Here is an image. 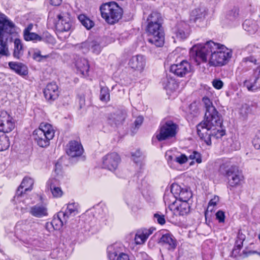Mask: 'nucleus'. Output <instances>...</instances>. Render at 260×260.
I'll return each instance as SVG.
<instances>
[{
    "label": "nucleus",
    "instance_id": "45",
    "mask_svg": "<svg viewBox=\"0 0 260 260\" xmlns=\"http://www.w3.org/2000/svg\"><path fill=\"white\" fill-rule=\"evenodd\" d=\"M212 84L214 88L217 89H220L223 87V83L220 79H215L213 80Z\"/></svg>",
    "mask_w": 260,
    "mask_h": 260
},
{
    "label": "nucleus",
    "instance_id": "59",
    "mask_svg": "<svg viewBox=\"0 0 260 260\" xmlns=\"http://www.w3.org/2000/svg\"><path fill=\"white\" fill-rule=\"evenodd\" d=\"M33 27L32 24H29L27 27L24 30V32H30V31L32 29Z\"/></svg>",
    "mask_w": 260,
    "mask_h": 260
},
{
    "label": "nucleus",
    "instance_id": "63",
    "mask_svg": "<svg viewBox=\"0 0 260 260\" xmlns=\"http://www.w3.org/2000/svg\"><path fill=\"white\" fill-rule=\"evenodd\" d=\"M257 78H256L255 80H254V83L256 82V80H257Z\"/></svg>",
    "mask_w": 260,
    "mask_h": 260
},
{
    "label": "nucleus",
    "instance_id": "29",
    "mask_svg": "<svg viewBox=\"0 0 260 260\" xmlns=\"http://www.w3.org/2000/svg\"><path fill=\"white\" fill-rule=\"evenodd\" d=\"M78 18L81 24L88 30L93 27L94 23L84 14L79 15Z\"/></svg>",
    "mask_w": 260,
    "mask_h": 260
},
{
    "label": "nucleus",
    "instance_id": "49",
    "mask_svg": "<svg viewBox=\"0 0 260 260\" xmlns=\"http://www.w3.org/2000/svg\"><path fill=\"white\" fill-rule=\"evenodd\" d=\"M141 156V152L139 150H138L136 151L135 152L132 153V156L133 158V160L136 162H137L139 160L138 158L140 157Z\"/></svg>",
    "mask_w": 260,
    "mask_h": 260
},
{
    "label": "nucleus",
    "instance_id": "32",
    "mask_svg": "<svg viewBox=\"0 0 260 260\" xmlns=\"http://www.w3.org/2000/svg\"><path fill=\"white\" fill-rule=\"evenodd\" d=\"M149 236V234H147V231H145L142 233H138L135 236V242L137 244H141L143 243Z\"/></svg>",
    "mask_w": 260,
    "mask_h": 260
},
{
    "label": "nucleus",
    "instance_id": "43",
    "mask_svg": "<svg viewBox=\"0 0 260 260\" xmlns=\"http://www.w3.org/2000/svg\"><path fill=\"white\" fill-rule=\"evenodd\" d=\"M189 157L190 159H196L197 162L199 164L202 162L201 154L197 151H193Z\"/></svg>",
    "mask_w": 260,
    "mask_h": 260
},
{
    "label": "nucleus",
    "instance_id": "36",
    "mask_svg": "<svg viewBox=\"0 0 260 260\" xmlns=\"http://www.w3.org/2000/svg\"><path fill=\"white\" fill-rule=\"evenodd\" d=\"M61 214H59L58 213V215L57 216V218H55L50 223V225L52 226L54 229L55 230H58L59 229L60 227H62L63 224V221L60 219V216H61Z\"/></svg>",
    "mask_w": 260,
    "mask_h": 260
},
{
    "label": "nucleus",
    "instance_id": "44",
    "mask_svg": "<svg viewBox=\"0 0 260 260\" xmlns=\"http://www.w3.org/2000/svg\"><path fill=\"white\" fill-rule=\"evenodd\" d=\"M108 258L110 260H115L117 256V253L115 250L112 249V247L110 246L108 248Z\"/></svg>",
    "mask_w": 260,
    "mask_h": 260
},
{
    "label": "nucleus",
    "instance_id": "24",
    "mask_svg": "<svg viewBox=\"0 0 260 260\" xmlns=\"http://www.w3.org/2000/svg\"><path fill=\"white\" fill-rule=\"evenodd\" d=\"M9 66L11 69L14 70L19 75H25L27 74L26 66L21 63L10 62L9 63Z\"/></svg>",
    "mask_w": 260,
    "mask_h": 260
},
{
    "label": "nucleus",
    "instance_id": "3",
    "mask_svg": "<svg viewBox=\"0 0 260 260\" xmlns=\"http://www.w3.org/2000/svg\"><path fill=\"white\" fill-rule=\"evenodd\" d=\"M219 120L217 122L212 121H202L197 126V133L200 138L204 141L207 145H211V137L216 139L221 138L225 135V132L221 126L222 120L221 116H219Z\"/></svg>",
    "mask_w": 260,
    "mask_h": 260
},
{
    "label": "nucleus",
    "instance_id": "61",
    "mask_svg": "<svg viewBox=\"0 0 260 260\" xmlns=\"http://www.w3.org/2000/svg\"><path fill=\"white\" fill-rule=\"evenodd\" d=\"M147 231V234H149V236L151 234L152 232L150 230H146Z\"/></svg>",
    "mask_w": 260,
    "mask_h": 260
},
{
    "label": "nucleus",
    "instance_id": "46",
    "mask_svg": "<svg viewBox=\"0 0 260 260\" xmlns=\"http://www.w3.org/2000/svg\"><path fill=\"white\" fill-rule=\"evenodd\" d=\"M216 218L218 220L219 222H223L225 219L224 213L222 211H218L216 213Z\"/></svg>",
    "mask_w": 260,
    "mask_h": 260
},
{
    "label": "nucleus",
    "instance_id": "40",
    "mask_svg": "<svg viewBox=\"0 0 260 260\" xmlns=\"http://www.w3.org/2000/svg\"><path fill=\"white\" fill-rule=\"evenodd\" d=\"M253 145L256 149H260V132H257L252 141Z\"/></svg>",
    "mask_w": 260,
    "mask_h": 260
},
{
    "label": "nucleus",
    "instance_id": "53",
    "mask_svg": "<svg viewBox=\"0 0 260 260\" xmlns=\"http://www.w3.org/2000/svg\"><path fill=\"white\" fill-rule=\"evenodd\" d=\"M117 260H129V258L127 254L121 253L117 257Z\"/></svg>",
    "mask_w": 260,
    "mask_h": 260
},
{
    "label": "nucleus",
    "instance_id": "22",
    "mask_svg": "<svg viewBox=\"0 0 260 260\" xmlns=\"http://www.w3.org/2000/svg\"><path fill=\"white\" fill-rule=\"evenodd\" d=\"M188 28L187 24L184 22L179 23L174 29V33L176 38L182 40L187 38L188 33L185 32Z\"/></svg>",
    "mask_w": 260,
    "mask_h": 260
},
{
    "label": "nucleus",
    "instance_id": "54",
    "mask_svg": "<svg viewBox=\"0 0 260 260\" xmlns=\"http://www.w3.org/2000/svg\"><path fill=\"white\" fill-rule=\"evenodd\" d=\"M62 0H49L50 4L53 6H59L61 4Z\"/></svg>",
    "mask_w": 260,
    "mask_h": 260
},
{
    "label": "nucleus",
    "instance_id": "20",
    "mask_svg": "<svg viewBox=\"0 0 260 260\" xmlns=\"http://www.w3.org/2000/svg\"><path fill=\"white\" fill-rule=\"evenodd\" d=\"M159 243L166 247L169 250L171 251H173L177 246V241L175 238L169 234L163 235Z\"/></svg>",
    "mask_w": 260,
    "mask_h": 260
},
{
    "label": "nucleus",
    "instance_id": "31",
    "mask_svg": "<svg viewBox=\"0 0 260 260\" xmlns=\"http://www.w3.org/2000/svg\"><path fill=\"white\" fill-rule=\"evenodd\" d=\"M22 45L21 41L19 39H16L14 41V49L13 52V56L14 57L19 59L21 55L22 54Z\"/></svg>",
    "mask_w": 260,
    "mask_h": 260
},
{
    "label": "nucleus",
    "instance_id": "5",
    "mask_svg": "<svg viewBox=\"0 0 260 260\" xmlns=\"http://www.w3.org/2000/svg\"><path fill=\"white\" fill-rule=\"evenodd\" d=\"M55 131L52 126L46 122L41 123L39 128L33 132L35 141L41 147H46L49 145L50 141L54 136Z\"/></svg>",
    "mask_w": 260,
    "mask_h": 260
},
{
    "label": "nucleus",
    "instance_id": "28",
    "mask_svg": "<svg viewBox=\"0 0 260 260\" xmlns=\"http://www.w3.org/2000/svg\"><path fill=\"white\" fill-rule=\"evenodd\" d=\"M206 14V11L204 8H197L192 11L190 16V20L196 22L198 19H201L204 18Z\"/></svg>",
    "mask_w": 260,
    "mask_h": 260
},
{
    "label": "nucleus",
    "instance_id": "33",
    "mask_svg": "<svg viewBox=\"0 0 260 260\" xmlns=\"http://www.w3.org/2000/svg\"><path fill=\"white\" fill-rule=\"evenodd\" d=\"M10 146L8 137L4 134L0 136V151L7 149Z\"/></svg>",
    "mask_w": 260,
    "mask_h": 260
},
{
    "label": "nucleus",
    "instance_id": "17",
    "mask_svg": "<svg viewBox=\"0 0 260 260\" xmlns=\"http://www.w3.org/2000/svg\"><path fill=\"white\" fill-rule=\"evenodd\" d=\"M179 191V196L180 201L187 202L192 197L191 191L187 188L181 189L180 186L177 184H173L171 186V191L172 193L178 194L177 191Z\"/></svg>",
    "mask_w": 260,
    "mask_h": 260
},
{
    "label": "nucleus",
    "instance_id": "2",
    "mask_svg": "<svg viewBox=\"0 0 260 260\" xmlns=\"http://www.w3.org/2000/svg\"><path fill=\"white\" fill-rule=\"evenodd\" d=\"M161 17L157 12L151 13L147 18L146 32L148 42L156 47H162L165 42V33L161 26Z\"/></svg>",
    "mask_w": 260,
    "mask_h": 260
},
{
    "label": "nucleus",
    "instance_id": "47",
    "mask_svg": "<svg viewBox=\"0 0 260 260\" xmlns=\"http://www.w3.org/2000/svg\"><path fill=\"white\" fill-rule=\"evenodd\" d=\"M154 217L160 224L163 225L165 223L166 221L164 215H160L156 213L154 214Z\"/></svg>",
    "mask_w": 260,
    "mask_h": 260
},
{
    "label": "nucleus",
    "instance_id": "52",
    "mask_svg": "<svg viewBox=\"0 0 260 260\" xmlns=\"http://www.w3.org/2000/svg\"><path fill=\"white\" fill-rule=\"evenodd\" d=\"M48 55L42 56L40 52H36L34 54V58L38 61H41L42 58H46Z\"/></svg>",
    "mask_w": 260,
    "mask_h": 260
},
{
    "label": "nucleus",
    "instance_id": "8",
    "mask_svg": "<svg viewBox=\"0 0 260 260\" xmlns=\"http://www.w3.org/2000/svg\"><path fill=\"white\" fill-rule=\"evenodd\" d=\"M57 18L55 27L57 32H67L70 30L72 22L69 13L61 12L57 15Z\"/></svg>",
    "mask_w": 260,
    "mask_h": 260
},
{
    "label": "nucleus",
    "instance_id": "13",
    "mask_svg": "<svg viewBox=\"0 0 260 260\" xmlns=\"http://www.w3.org/2000/svg\"><path fill=\"white\" fill-rule=\"evenodd\" d=\"M14 128V123L12 117L6 112H1L0 114V132L3 134L11 132Z\"/></svg>",
    "mask_w": 260,
    "mask_h": 260
},
{
    "label": "nucleus",
    "instance_id": "6",
    "mask_svg": "<svg viewBox=\"0 0 260 260\" xmlns=\"http://www.w3.org/2000/svg\"><path fill=\"white\" fill-rule=\"evenodd\" d=\"M219 170L222 174L228 178V183L232 187L239 185L243 179L241 172L237 166L224 164L220 166Z\"/></svg>",
    "mask_w": 260,
    "mask_h": 260
},
{
    "label": "nucleus",
    "instance_id": "41",
    "mask_svg": "<svg viewBox=\"0 0 260 260\" xmlns=\"http://www.w3.org/2000/svg\"><path fill=\"white\" fill-rule=\"evenodd\" d=\"M90 47L94 53L98 54L100 52L101 47L98 42L94 41H91L90 42Z\"/></svg>",
    "mask_w": 260,
    "mask_h": 260
},
{
    "label": "nucleus",
    "instance_id": "60",
    "mask_svg": "<svg viewBox=\"0 0 260 260\" xmlns=\"http://www.w3.org/2000/svg\"><path fill=\"white\" fill-rule=\"evenodd\" d=\"M49 226H51V225H50V223H47L46 224V228H48Z\"/></svg>",
    "mask_w": 260,
    "mask_h": 260
},
{
    "label": "nucleus",
    "instance_id": "58",
    "mask_svg": "<svg viewBox=\"0 0 260 260\" xmlns=\"http://www.w3.org/2000/svg\"><path fill=\"white\" fill-rule=\"evenodd\" d=\"M79 103H80V108H81L82 106L84 105V104H85V99H84V98L81 97L80 98Z\"/></svg>",
    "mask_w": 260,
    "mask_h": 260
},
{
    "label": "nucleus",
    "instance_id": "35",
    "mask_svg": "<svg viewBox=\"0 0 260 260\" xmlns=\"http://www.w3.org/2000/svg\"><path fill=\"white\" fill-rule=\"evenodd\" d=\"M24 38L26 41H41L42 38L34 32H24Z\"/></svg>",
    "mask_w": 260,
    "mask_h": 260
},
{
    "label": "nucleus",
    "instance_id": "34",
    "mask_svg": "<svg viewBox=\"0 0 260 260\" xmlns=\"http://www.w3.org/2000/svg\"><path fill=\"white\" fill-rule=\"evenodd\" d=\"M250 112L251 109L250 107L247 104H244L240 108L239 114L243 119H245Z\"/></svg>",
    "mask_w": 260,
    "mask_h": 260
},
{
    "label": "nucleus",
    "instance_id": "9",
    "mask_svg": "<svg viewBox=\"0 0 260 260\" xmlns=\"http://www.w3.org/2000/svg\"><path fill=\"white\" fill-rule=\"evenodd\" d=\"M203 102L206 109L205 117L203 121H207L209 122L212 123V121L214 122L219 120V116H220L218 111L216 110L214 106H213L212 103L210 101V99L207 97H204L203 98Z\"/></svg>",
    "mask_w": 260,
    "mask_h": 260
},
{
    "label": "nucleus",
    "instance_id": "10",
    "mask_svg": "<svg viewBox=\"0 0 260 260\" xmlns=\"http://www.w3.org/2000/svg\"><path fill=\"white\" fill-rule=\"evenodd\" d=\"M171 73L179 77H183L189 73L193 72L192 66L187 61L183 60L179 63L172 64L170 67Z\"/></svg>",
    "mask_w": 260,
    "mask_h": 260
},
{
    "label": "nucleus",
    "instance_id": "21",
    "mask_svg": "<svg viewBox=\"0 0 260 260\" xmlns=\"http://www.w3.org/2000/svg\"><path fill=\"white\" fill-rule=\"evenodd\" d=\"M29 213L37 218H42L48 216V209L43 204H37L30 208Z\"/></svg>",
    "mask_w": 260,
    "mask_h": 260
},
{
    "label": "nucleus",
    "instance_id": "4",
    "mask_svg": "<svg viewBox=\"0 0 260 260\" xmlns=\"http://www.w3.org/2000/svg\"><path fill=\"white\" fill-rule=\"evenodd\" d=\"M102 17L110 24L117 23L122 18V9L114 2L103 4L100 7Z\"/></svg>",
    "mask_w": 260,
    "mask_h": 260
},
{
    "label": "nucleus",
    "instance_id": "27",
    "mask_svg": "<svg viewBox=\"0 0 260 260\" xmlns=\"http://www.w3.org/2000/svg\"><path fill=\"white\" fill-rule=\"evenodd\" d=\"M76 66L77 70L82 75H84L85 73H87L89 69L88 62L85 58L79 59L76 62Z\"/></svg>",
    "mask_w": 260,
    "mask_h": 260
},
{
    "label": "nucleus",
    "instance_id": "25",
    "mask_svg": "<svg viewBox=\"0 0 260 260\" xmlns=\"http://www.w3.org/2000/svg\"><path fill=\"white\" fill-rule=\"evenodd\" d=\"M78 213L77 207L75 206V203L69 204L67 207V210L64 212H60L59 214H61L64 218L65 223L67 221V218H68L71 216H75Z\"/></svg>",
    "mask_w": 260,
    "mask_h": 260
},
{
    "label": "nucleus",
    "instance_id": "56",
    "mask_svg": "<svg viewBox=\"0 0 260 260\" xmlns=\"http://www.w3.org/2000/svg\"><path fill=\"white\" fill-rule=\"evenodd\" d=\"M174 157L172 155H169L167 157L168 164L171 166L173 164V161H174Z\"/></svg>",
    "mask_w": 260,
    "mask_h": 260
},
{
    "label": "nucleus",
    "instance_id": "1",
    "mask_svg": "<svg viewBox=\"0 0 260 260\" xmlns=\"http://www.w3.org/2000/svg\"><path fill=\"white\" fill-rule=\"evenodd\" d=\"M192 55L196 54L197 59L204 62L209 61L210 66H222L226 64L231 58V52L225 47L213 41L207 42L205 44L193 46L190 50Z\"/></svg>",
    "mask_w": 260,
    "mask_h": 260
},
{
    "label": "nucleus",
    "instance_id": "11",
    "mask_svg": "<svg viewBox=\"0 0 260 260\" xmlns=\"http://www.w3.org/2000/svg\"><path fill=\"white\" fill-rule=\"evenodd\" d=\"M120 161V158L117 153H108L103 158V168L113 172L117 168Z\"/></svg>",
    "mask_w": 260,
    "mask_h": 260
},
{
    "label": "nucleus",
    "instance_id": "37",
    "mask_svg": "<svg viewBox=\"0 0 260 260\" xmlns=\"http://www.w3.org/2000/svg\"><path fill=\"white\" fill-rule=\"evenodd\" d=\"M219 202V197L218 196H215L213 199H212L208 204V206L207 209L206 211L205 212V216H207V212L209 210L211 211L213 210V207L217 205V203Z\"/></svg>",
    "mask_w": 260,
    "mask_h": 260
},
{
    "label": "nucleus",
    "instance_id": "14",
    "mask_svg": "<svg viewBox=\"0 0 260 260\" xmlns=\"http://www.w3.org/2000/svg\"><path fill=\"white\" fill-rule=\"evenodd\" d=\"M83 152V149L82 145L76 141H71L67 145L66 153L72 157L80 156Z\"/></svg>",
    "mask_w": 260,
    "mask_h": 260
},
{
    "label": "nucleus",
    "instance_id": "50",
    "mask_svg": "<svg viewBox=\"0 0 260 260\" xmlns=\"http://www.w3.org/2000/svg\"><path fill=\"white\" fill-rule=\"evenodd\" d=\"M91 41L87 40L81 44V48L85 49V51H88L91 47L90 42Z\"/></svg>",
    "mask_w": 260,
    "mask_h": 260
},
{
    "label": "nucleus",
    "instance_id": "16",
    "mask_svg": "<svg viewBox=\"0 0 260 260\" xmlns=\"http://www.w3.org/2000/svg\"><path fill=\"white\" fill-rule=\"evenodd\" d=\"M169 208L171 210H174L175 214L179 216L186 215L190 211V206L187 202H182L179 204L177 202H174Z\"/></svg>",
    "mask_w": 260,
    "mask_h": 260
},
{
    "label": "nucleus",
    "instance_id": "42",
    "mask_svg": "<svg viewBox=\"0 0 260 260\" xmlns=\"http://www.w3.org/2000/svg\"><path fill=\"white\" fill-rule=\"evenodd\" d=\"M52 193L53 197L56 198L60 197L62 195V191L59 187H53L51 188Z\"/></svg>",
    "mask_w": 260,
    "mask_h": 260
},
{
    "label": "nucleus",
    "instance_id": "57",
    "mask_svg": "<svg viewBox=\"0 0 260 260\" xmlns=\"http://www.w3.org/2000/svg\"><path fill=\"white\" fill-rule=\"evenodd\" d=\"M230 15H232L234 18L237 17L238 15V10L237 9H234L232 10Z\"/></svg>",
    "mask_w": 260,
    "mask_h": 260
},
{
    "label": "nucleus",
    "instance_id": "19",
    "mask_svg": "<svg viewBox=\"0 0 260 260\" xmlns=\"http://www.w3.org/2000/svg\"><path fill=\"white\" fill-rule=\"evenodd\" d=\"M44 94L48 101H54L58 96V86L54 83L47 84L44 90Z\"/></svg>",
    "mask_w": 260,
    "mask_h": 260
},
{
    "label": "nucleus",
    "instance_id": "55",
    "mask_svg": "<svg viewBox=\"0 0 260 260\" xmlns=\"http://www.w3.org/2000/svg\"><path fill=\"white\" fill-rule=\"evenodd\" d=\"M246 61L253 62L256 64V59L252 56H250L244 59Z\"/></svg>",
    "mask_w": 260,
    "mask_h": 260
},
{
    "label": "nucleus",
    "instance_id": "38",
    "mask_svg": "<svg viewBox=\"0 0 260 260\" xmlns=\"http://www.w3.org/2000/svg\"><path fill=\"white\" fill-rule=\"evenodd\" d=\"M110 94L107 88L102 87L101 88L100 99L103 101H107L109 100Z\"/></svg>",
    "mask_w": 260,
    "mask_h": 260
},
{
    "label": "nucleus",
    "instance_id": "62",
    "mask_svg": "<svg viewBox=\"0 0 260 260\" xmlns=\"http://www.w3.org/2000/svg\"><path fill=\"white\" fill-rule=\"evenodd\" d=\"M257 253L258 255H260V252H257L256 251H253V253Z\"/></svg>",
    "mask_w": 260,
    "mask_h": 260
},
{
    "label": "nucleus",
    "instance_id": "26",
    "mask_svg": "<svg viewBox=\"0 0 260 260\" xmlns=\"http://www.w3.org/2000/svg\"><path fill=\"white\" fill-rule=\"evenodd\" d=\"M164 88L171 91L175 90L178 87V84L175 79L172 77H167L163 82Z\"/></svg>",
    "mask_w": 260,
    "mask_h": 260
},
{
    "label": "nucleus",
    "instance_id": "18",
    "mask_svg": "<svg viewBox=\"0 0 260 260\" xmlns=\"http://www.w3.org/2000/svg\"><path fill=\"white\" fill-rule=\"evenodd\" d=\"M126 115V113L124 110H118L109 116V123L111 125H115L116 126L120 125L123 123Z\"/></svg>",
    "mask_w": 260,
    "mask_h": 260
},
{
    "label": "nucleus",
    "instance_id": "7",
    "mask_svg": "<svg viewBox=\"0 0 260 260\" xmlns=\"http://www.w3.org/2000/svg\"><path fill=\"white\" fill-rule=\"evenodd\" d=\"M178 126L171 120L166 121L160 127L159 133L156 136L159 141L175 137Z\"/></svg>",
    "mask_w": 260,
    "mask_h": 260
},
{
    "label": "nucleus",
    "instance_id": "30",
    "mask_svg": "<svg viewBox=\"0 0 260 260\" xmlns=\"http://www.w3.org/2000/svg\"><path fill=\"white\" fill-rule=\"evenodd\" d=\"M243 28L250 34H254L257 30V26L255 22L246 20L243 24Z\"/></svg>",
    "mask_w": 260,
    "mask_h": 260
},
{
    "label": "nucleus",
    "instance_id": "51",
    "mask_svg": "<svg viewBox=\"0 0 260 260\" xmlns=\"http://www.w3.org/2000/svg\"><path fill=\"white\" fill-rule=\"evenodd\" d=\"M143 121V117L142 116H138L135 121V125L136 128H139Z\"/></svg>",
    "mask_w": 260,
    "mask_h": 260
},
{
    "label": "nucleus",
    "instance_id": "12",
    "mask_svg": "<svg viewBox=\"0 0 260 260\" xmlns=\"http://www.w3.org/2000/svg\"><path fill=\"white\" fill-rule=\"evenodd\" d=\"M8 26L10 28L14 26L12 22L7 20L4 16L0 17V54L5 55H8V48L6 47V44L3 40L4 28Z\"/></svg>",
    "mask_w": 260,
    "mask_h": 260
},
{
    "label": "nucleus",
    "instance_id": "39",
    "mask_svg": "<svg viewBox=\"0 0 260 260\" xmlns=\"http://www.w3.org/2000/svg\"><path fill=\"white\" fill-rule=\"evenodd\" d=\"M188 160L187 157L184 154H181L178 156H175L174 161L180 165H182L187 162Z\"/></svg>",
    "mask_w": 260,
    "mask_h": 260
},
{
    "label": "nucleus",
    "instance_id": "48",
    "mask_svg": "<svg viewBox=\"0 0 260 260\" xmlns=\"http://www.w3.org/2000/svg\"><path fill=\"white\" fill-rule=\"evenodd\" d=\"M244 85L248 89L249 91H254L257 87H255L254 84H250L249 82L245 81L244 83Z\"/></svg>",
    "mask_w": 260,
    "mask_h": 260
},
{
    "label": "nucleus",
    "instance_id": "23",
    "mask_svg": "<svg viewBox=\"0 0 260 260\" xmlns=\"http://www.w3.org/2000/svg\"><path fill=\"white\" fill-rule=\"evenodd\" d=\"M34 184V180L28 177H25L20 185L17 189V194L18 196H21L23 193L22 189L24 188V191L26 192L27 191L31 190L32 189V186Z\"/></svg>",
    "mask_w": 260,
    "mask_h": 260
},
{
    "label": "nucleus",
    "instance_id": "15",
    "mask_svg": "<svg viewBox=\"0 0 260 260\" xmlns=\"http://www.w3.org/2000/svg\"><path fill=\"white\" fill-rule=\"evenodd\" d=\"M128 64L132 69L141 73L145 67L146 59L142 55H135L129 59Z\"/></svg>",
    "mask_w": 260,
    "mask_h": 260
}]
</instances>
